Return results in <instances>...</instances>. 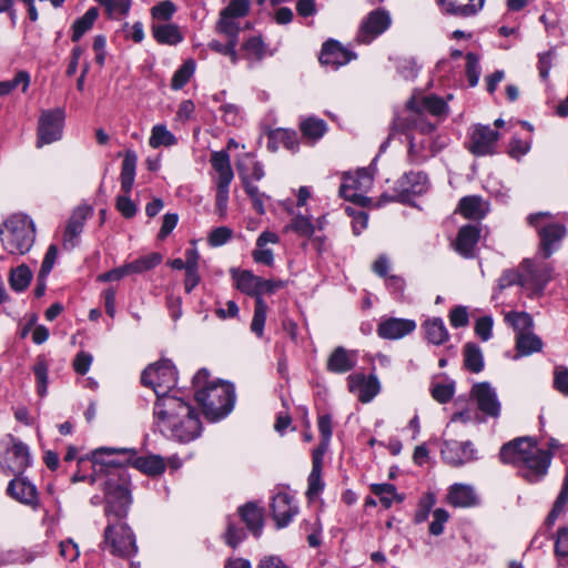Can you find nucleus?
I'll return each instance as SVG.
<instances>
[{
  "instance_id": "obj_28",
  "label": "nucleus",
  "mask_w": 568,
  "mask_h": 568,
  "mask_svg": "<svg viewBox=\"0 0 568 568\" xmlns=\"http://www.w3.org/2000/svg\"><path fill=\"white\" fill-rule=\"evenodd\" d=\"M128 453H130V450L125 449V448L115 449V448L101 447V448L95 449L92 453V463L95 467L99 466L100 468H102V467H112V468L122 467L125 464V462H128V460L126 459L122 460L118 456L126 455Z\"/></svg>"
},
{
  "instance_id": "obj_32",
  "label": "nucleus",
  "mask_w": 568,
  "mask_h": 568,
  "mask_svg": "<svg viewBox=\"0 0 568 568\" xmlns=\"http://www.w3.org/2000/svg\"><path fill=\"white\" fill-rule=\"evenodd\" d=\"M399 186L402 192L407 195H419L428 187L427 175L423 172H409L399 180Z\"/></svg>"
},
{
  "instance_id": "obj_61",
  "label": "nucleus",
  "mask_w": 568,
  "mask_h": 568,
  "mask_svg": "<svg viewBox=\"0 0 568 568\" xmlns=\"http://www.w3.org/2000/svg\"><path fill=\"white\" fill-rule=\"evenodd\" d=\"M493 320L489 316L479 317L475 324V332L483 341L491 337Z\"/></svg>"
},
{
  "instance_id": "obj_48",
  "label": "nucleus",
  "mask_w": 568,
  "mask_h": 568,
  "mask_svg": "<svg viewBox=\"0 0 568 568\" xmlns=\"http://www.w3.org/2000/svg\"><path fill=\"white\" fill-rule=\"evenodd\" d=\"M32 278V273L26 265H20L11 272L10 285L17 292L24 291Z\"/></svg>"
},
{
  "instance_id": "obj_3",
  "label": "nucleus",
  "mask_w": 568,
  "mask_h": 568,
  "mask_svg": "<svg viewBox=\"0 0 568 568\" xmlns=\"http://www.w3.org/2000/svg\"><path fill=\"white\" fill-rule=\"evenodd\" d=\"M195 399L209 420L225 417L233 408L235 400L234 387L230 383H209V372L200 369L193 377Z\"/></svg>"
},
{
  "instance_id": "obj_34",
  "label": "nucleus",
  "mask_w": 568,
  "mask_h": 568,
  "mask_svg": "<svg viewBox=\"0 0 568 568\" xmlns=\"http://www.w3.org/2000/svg\"><path fill=\"white\" fill-rule=\"evenodd\" d=\"M448 500L455 507H470L476 504V495L471 486L455 484L449 489Z\"/></svg>"
},
{
  "instance_id": "obj_44",
  "label": "nucleus",
  "mask_w": 568,
  "mask_h": 568,
  "mask_svg": "<svg viewBox=\"0 0 568 568\" xmlns=\"http://www.w3.org/2000/svg\"><path fill=\"white\" fill-rule=\"evenodd\" d=\"M518 284L521 287L527 288V275L524 270H521V264L518 270H507L505 271L498 280V288L500 291L514 285Z\"/></svg>"
},
{
  "instance_id": "obj_12",
  "label": "nucleus",
  "mask_w": 568,
  "mask_h": 568,
  "mask_svg": "<svg viewBox=\"0 0 568 568\" xmlns=\"http://www.w3.org/2000/svg\"><path fill=\"white\" fill-rule=\"evenodd\" d=\"M29 464L30 453L27 445L12 438V445L7 448L0 460L2 469L10 474L19 475L24 471Z\"/></svg>"
},
{
  "instance_id": "obj_31",
  "label": "nucleus",
  "mask_w": 568,
  "mask_h": 568,
  "mask_svg": "<svg viewBox=\"0 0 568 568\" xmlns=\"http://www.w3.org/2000/svg\"><path fill=\"white\" fill-rule=\"evenodd\" d=\"M479 239V230L474 225L463 226L456 240V251L462 255L469 257L471 256L473 250Z\"/></svg>"
},
{
  "instance_id": "obj_57",
  "label": "nucleus",
  "mask_w": 568,
  "mask_h": 568,
  "mask_svg": "<svg viewBox=\"0 0 568 568\" xmlns=\"http://www.w3.org/2000/svg\"><path fill=\"white\" fill-rule=\"evenodd\" d=\"M165 470L163 458L156 455H144V474L151 476L161 475Z\"/></svg>"
},
{
  "instance_id": "obj_29",
  "label": "nucleus",
  "mask_w": 568,
  "mask_h": 568,
  "mask_svg": "<svg viewBox=\"0 0 568 568\" xmlns=\"http://www.w3.org/2000/svg\"><path fill=\"white\" fill-rule=\"evenodd\" d=\"M151 32L153 38L160 44L176 45L183 40L180 28L173 23H151Z\"/></svg>"
},
{
  "instance_id": "obj_13",
  "label": "nucleus",
  "mask_w": 568,
  "mask_h": 568,
  "mask_svg": "<svg viewBox=\"0 0 568 568\" xmlns=\"http://www.w3.org/2000/svg\"><path fill=\"white\" fill-rule=\"evenodd\" d=\"M470 396L476 400L477 407L481 413L489 417L499 416L500 403L489 383H476L471 388Z\"/></svg>"
},
{
  "instance_id": "obj_64",
  "label": "nucleus",
  "mask_w": 568,
  "mask_h": 568,
  "mask_svg": "<svg viewBox=\"0 0 568 568\" xmlns=\"http://www.w3.org/2000/svg\"><path fill=\"white\" fill-rule=\"evenodd\" d=\"M555 552L559 558H568V528L558 530Z\"/></svg>"
},
{
  "instance_id": "obj_62",
  "label": "nucleus",
  "mask_w": 568,
  "mask_h": 568,
  "mask_svg": "<svg viewBox=\"0 0 568 568\" xmlns=\"http://www.w3.org/2000/svg\"><path fill=\"white\" fill-rule=\"evenodd\" d=\"M232 237V230L226 226H220L212 231L209 242L212 246L225 244Z\"/></svg>"
},
{
  "instance_id": "obj_8",
  "label": "nucleus",
  "mask_w": 568,
  "mask_h": 568,
  "mask_svg": "<svg viewBox=\"0 0 568 568\" xmlns=\"http://www.w3.org/2000/svg\"><path fill=\"white\" fill-rule=\"evenodd\" d=\"M138 155L132 151H126L121 168V192L116 199L118 211L126 219L135 215L138 206L128 194L132 191L135 171H136Z\"/></svg>"
},
{
  "instance_id": "obj_46",
  "label": "nucleus",
  "mask_w": 568,
  "mask_h": 568,
  "mask_svg": "<svg viewBox=\"0 0 568 568\" xmlns=\"http://www.w3.org/2000/svg\"><path fill=\"white\" fill-rule=\"evenodd\" d=\"M506 321L511 324L517 335L527 334L531 332L532 318L525 312H510L506 315Z\"/></svg>"
},
{
  "instance_id": "obj_14",
  "label": "nucleus",
  "mask_w": 568,
  "mask_h": 568,
  "mask_svg": "<svg viewBox=\"0 0 568 568\" xmlns=\"http://www.w3.org/2000/svg\"><path fill=\"white\" fill-rule=\"evenodd\" d=\"M440 453L445 463L454 467H459L475 459V450L470 442L445 440Z\"/></svg>"
},
{
  "instance_id": "obj_25",
  "label": "nucleus",
  "mask_w": 568,
  "mask_h": 568,
  "mask_svg": "<svg viewBox=\"0 0 568 568\" xmlns=\"http://www.w3.org/2000/svg\"><path fill=\"white\" fill-rule=\"evenodd\" d=\"M8 494L16 500L34 506L37 504L38 495L36 487L27 481L24 478L12 479L7 489Z\"/></svg>"
},
{
  "instance_id": "obj_7",
  "label": "nucleus",
  "mask_w": 568,
  "mask_h": 568,
  "mask_svg": "<svg viewBox=\"0 0 568 568\" xmlns=\"http://www.w3.org/2000/svg\"><path fill=\"white\" fill-rule=\"evenodd\" d=\"M175 383L176 373L170 361L151 364L144 369V387H149L153 392L155 402H160L164 397H175L170 394Z\"/></svg>"
},
{
  "instance_id": "obj_56",
  "label": "nucleus",
  "mask_w": 568,
  "mask_h": 568,
  "mask_svg": "<svg viewBox=\"0 0 568 568\" xmlns=\"http://www.w3.org/2000/svg\"><path fill=\"white\" fill-rule=\"evenodd\" d=\"M466 73L470 87H475L478 83L480 75L479 59L475 53H467L466 55Z\"/></svg>"
},
{
  "instance_id": "obj_9",
  "label": "nucleus",
  "mask_w": 568,
  "mask_h": 568,
  "mask_svg": "<svg viewBox=\"0 0 568 568\" xmlns=\"http://www.w3.org/2000/svg\"><path fill=\"white\" fill-rule=\"evenodd\" d=\"M102 548L112 555L122 557H130L138 552L131 529L120 521L106 526Z\"/></svg>"
},
{
  "instance_id": "obj_33",
  "label": "nucleus",
  "mask_w": 568,
  "mask_h": 568,
  "mask_svg": "<svg viewBox=\"0 0 568 568\" xmlns=\"http://www.w3.org/2000/svg\"><path fill=\"white\" fill-rule=\"evenodd\" d=\"M459 212L467 219L480 220L487 211V204L479 196H465L459 201Z\"/></svg>"
},
{
  "instance_id": "obj_4",
  "label": "nucleus",
  "mask_w": 568,
  "mask_h": 568,
  "mask_svg": "<svg viewBox=\"0 0 568 568\" xmlns=\"http://www.w3.org/2000/svg\"><path fill=\"white\" fill-rule=\"evenodd\" d=\"M447 105L440 98L429 97H413L406 103L403 112L396 114L392 130L399 133H408L412 131L419 132L427 135L435 131L436 124L429 122L425 112L432 115H442L446 113Z\"/></svg>"
},
{
  "instance_id": "obj_55",
  "label": "nucleus",
  "mask_w": 568,
  "mask_h": 568,
  "mask_svg": "<svg viewBox=\"0 0 568 568\" xmlns=\"http://www.w3.org/2000/svg\"><path fill=\"white\" fill-rule=\"evenodd\" d=\"M568 504V484L564 481L562 488L555 501L554 508L548 515V523L552 524L558 516L565 510Z\"/></svg>"
},
{
  "instance_id": "obj_51",
  "label": "nucleus",
  "mask_w": 568,
  "mask_h": 568,
  "mask_svg": "<svg viewBox=\"0 0 568 568\" xmlns=\"http://www.w3.org/2000/svg\"><path fill=\"white\" fill-rule=\"evenodd\" d=\"M48 364L44 359H39L33 367L37 383V393L40 397H44L48 393Z\"/></svg>"
},
{
  "instance_id": "obj_50",
  "label": "nucleus",
  "mask_w": 568,
  "mask_h": 568,
  "mask_svg": "<svg viewBox=\"0 0 568 568\" xmlns=\"http://www.w3.org/2000/svg\"><path fill=\"white\" fill-rule=\"evenodd\" d=\"M195 70L193 60L185 61L174 73L172 78V88L179 90L183 88L192 77Z\"/></svg>"
},
{
  "instance_id": "obj_42",
  "label": "nucleus",
  "mask_w": 568,
  "mask_h": 568,
  "mask_svg": "<svg viewBox=\"0 0 568 568\" xmlns=\"http://www.w3.org/2000/svg\"><path fill=\"white\" fill-rule=\"evenodd\" d=\"M234 277L236 281V287L241 292L255 297L258 295V276H255L248 271H242Z\"/></svg>"
},
{
  "instance_id": "obj_22",
  "label": "nucleus",
  "mask_w": 568,
  "mask_h": 568,
  "mask_svg": "<svg viewBox=\"0 0 568 568\" xmlns=\"http://www.w3.org/2000/svg\"><path fill=\"white\" fill-rule=\"evenodd\" d=\"M416 328L412 320L388 318L379 324L378 334L383 338L397 339L410 334Z\"/></svg>"
},
{
  "instance_id": "obj_20",
  "label": "nucleus",
  "mask_w": 568,
  "mask_h": 568,
  "mask_svg": "<svg viewBox=\"0 0 568 568\" xmlns=\"http://www.w3.org/2000/svg\"><path fill=\"white\" fill-rule=\"evenodd\" d=\"M353 58L354 55L343 48L337 41H328L323 45L320 62L337 69L338 67L348 63Z\"/></svg>"
},
{
  "instance_id": "obj_40",
  "label": "nucleus",
  "mask_w": 568,
  "mask_h": 568,
  "mask_svg": "<svg viewBox=\"0 0 568 568\" xmlns=\"http://www.w3.org/2000/svg\"><path fill=\"white\" fill-rule=\"evenodd\" d=\"M300 129L303 136L316 141L325 134L327 125L323 120L311 116L301 123Z\"/></svg>"
},
{
  "instance_id": "obj_41",
  "label": "nucleus",
  "mask_w": 568,
  "mask_h": 568,
  "mask_svg": "<svg viewBox=\"0 0 568 568\" xmlns=\"http://www.w3.org/2000/svg\"><path fill=\"white\" fill-rule=\"evenodd\" d=\"M176 143L175 136L166 129L165 125L158 124L153 126L149 144L151 148L171 146Z\"/></svg>"
},
{
  "instance_id": "obj_11",
  "label": "nucleus",
  "mask_w": 568,
  "mask_h": 568,
  "mask_svg": "<svg viewBox=\"0 0 568 568\" xmlns=\"http://www.w3.org/2000/svg\"><path fill=\"white\" fill-rule=\"evenodd\" d=\"M548 212H538L528 216V223L538 230L540 236V251L545 258H548L552 252V245L565 236L566 230L562 225L550 223L541 225V221L549 217Z\"/></svg>"
},
{
  "instance_id": "obj_2",
  "label": "nucleus",
  "mask_w": 568,
  "mask_h": 568,
  "mask_svg": "<svg viewBox=\"0 0 568 568\" xmlns=\"http://www.w3.org/2000/svg\"><path fill=\"white\" fill-rule=\"evenodd\" d=\"M500 458L504 463L515 465L529 483L540 480L547 474L550 464V455L530 438H518L505 444L500 449Z\"/></svg>"
},
{
  "instance_id": "obj_60",
  "label": "nucleus",
  "mask_w": 568,
  "mask_h": 568,
  "mask_svg": "<svg viewBox=\"0 0 568 568\" xmlns=\"http://www.w3.org/2000/svg\"><path fill=\"white\" fill-rule=\"evenodd\" d=\"M448 513L443 508H437L433 513V521L429 525V532L439 536L444 530V524L448 520Z\"/></svg>"
},
{
  "instance_id": "obj_58",
  "label": "nucleus",
  "mask_w": 568,
  "mask_h": 568,
  "mask_svg": "<svg viewBox=\"0 0 568 568\" xmlns=\"http://www.w3.org/2000/svg\"><path fill=\"white\" fill-rule=\"evenodd\" d=\"M58 257V247L54 244H51L48 247V251L42 261V265L39 272V280H44L51 272L54 266V263Z\"/></svg>"
},
{
  "instance_id": "obj_27",
  "label": "nucleus",
  "mask_w": 568,
  "mask_h": 568,
  "mask_svg": "<svg viewBox=\"0 0 568 568\" xmlns=\"http://www.w3.org/2000/svg\"><path fill=\"white\" fill-rule=\"evenodd\" d=\"M371 183V175L366 171H361L358 172V179L349 178L345 180L339 187V194L347 201L363 204L365 197L361 193H357V189H359L362 184L368 185Z\"/></svg>"
},
{
  "instance_id": "obj_24",
  "label": "nucleus",
  "mask_w": 568,
  "mask_h": 568,
  "mask_svg": "<svg viewBox=\"0 0 568 568\" xmlns=\"http://www.w3.org/2000/svg\"><path fill=\"white\" fill-rule=\"evenodd\" d=\"M88 216V210L78 209L70 216L64 236H63V247L67 250H71L77 245V240L79 235L82 233L84 222Z\"/></svg>"
},
{
  "instance_id": "obj_35",
  "label": "nucleus",
  "mask_w": 568,
  "mask_h": 568,
  "mask_svg": "<svg viewBox=\"0 0 568 568\" xmlns=\"http://www.w3.org/2000/svg\"><path fill=\"white\" fill-rule=\"evenodd\" d=\"M427 339L435 344L440 345L445 343L449 334L442 318L435 317L427 320L424 323Z\"/></svg>"
},
{
  "instance_id": "obj_1",
  "label": "nucleus",
  "mask_w": 568,
  "mask_h": 568,
  "mask_svg": "<svg viewBox=\"0 0 568 568\" xmlns=\"http://www.w3.org/2000/svg\"><path fill=\"white\" fill-rule=\"evenodd\" d=\"M153 425L162 435L179 443L192 442L202 433L199 414L179 397L154 402Z\"/></svg>"
},
{
  "instance_id": "obj_5",
  "label": "nucleus",
  "mask_w": 568,
  "mask_h": 568,
  "mask_svg": "<svg viewBox=\"0 0 568 568\" xmlns=\"http://www.w3.org/2000/svg\"><path fill=\"white\" fill-rule=\"evenodd\" d=\"M0 237L10 254H24L34 243L36 226L29 216L14 214L0 225Z\"/></svg>"
},
{
  "instance_id": "obj_53",
  "label": "nucleus",
  "mask_w": 568,
  "mask_h": 568,
  "mask_svg": "<svg viewBox=\"0 0 568 568\" xmlns=\"http://www.w3.org/2000/svg\"><path fill=\"white\" fill-rule=\"evenodd\" d=\"M294 231L300 236L311 237L314 234V225L310 221L308 217L297 215L295 216L291 224L286 225L284 231Z\"/></svg>"
},
{
  "instance_id": "obj_45",
  "label": "nucleus",
  "mask_w": 568,
  "mask_h": 568,
  "mask_svg": "<svg viewBox=\"0 0 568 568\" xmlns=\"http://www.w3.org/2000/svg\"><path fill=\"white\" fill-rule=\"evenodd\" d=\"M98 14L97 8H90L83 17L73 23L72 40L74 42L79 41L80 38L92 28Z\"/></svg>"
},
{
  "instance_id": "obj_26",
  "label": "nucleus",
  "mask_w": 568,
  "mask_h": 568,
  "mask_svg": "<svg viewBox=\"0 0 568 568\" xmlns=\"http://www.w3.org/2000/svg\"><path fill=\"white\" fill-rule=\"evenodd\" d=\"M437 2L449 14L470 17L481 10L485 0H437Z\"/></svg>"
},
{
  "instance_id": "obj_39",
  "label": "nucleus",
  "mask_w": 568,
  "mask_h": 568,
  "mask_svg": "<svg viewBox=\"0 0 568 568\" xmlns=\"http://www.w3.org/2000/svg\"><path fill=\"white\" fill-rule=\"evenodd\" d=\"M178 8L175 3L171 0H163L153 6L150 9L151 14V23H165L171 20V18L176 12Z\"/></svg>"
},
{
  "instance_id": "obj_37",
  "label": "nucleus",
  "mask_w": 568,
  "mask_h": 568,
  "mask_svg": "<svg viewBox=\"0 0 568 568\" xmlns=\"http://www.w3.org/2000/svg\"><path fill=\"white\" fill-rule=\"evenodd\" d=\"M371 490L377 497L385 508H389L394 501L402 503L404 497L396 491V487L392 484H373Z\"/></svg>"
},
{
  "instance_id": "obj_47",
  "label": "nucleus",
  "mask_w": 568,
  "mask_h": 568,
  "mask_svg": "<svg viewBox=\"0 0 568 568\" xmlns=\"http://www.w3.org/2000/svg\"><path fill=\"white\" fill-rule=\"evenodd\" d=\"M267 305L262 297L255 298L254 316L251 323V331L258 337L263 335L266 321Z\"/></svg>"
},
{
  "instance_id": "obj_6",
  "label": "nucleus",
  "mask_w": 568,
  "mask_h": 568,
  "mask_svg": "<svg viewBox=\"0 0 568 568\" xmlns=\"http://www.w3.org/2000/svg\"><path fill=\"white\" fill-rule=\"evenodd\" d=\"M211 164L216 172V176L214 178L216 189L215 210L221 217H225L230 185L234 179L230 155L224 151L213 152L211 155Z\"/></svg>"
},
{
  "instance_id": "obj_21",
  "label": "nucleus",
  "mask_w": 568,
  "mask_h": 568,
  "mask_svg": "<svg viewBox=\"0 0 568 568\" xmlns=\"http://www.w3.org/2000/svg\"><path fill=\"white\" fill-rule=\"evenodd\" d=\"M272 510L273 518L280 528L288 525V523L297 514V507L292 504V498L285 493H278L274 496Z\"/></svg>"
},
{
  "instance_id": "obj_17",
  "label": "nucleus",
  "mask_w": 568,
  "mask_h": 568,
  "mask_svg": "<svg viewBox=\"0 0 568 568\" xmlns=\"http://www.w3.org/2000/svg\"><path fill=\"white\" fill-rule=\"evenodd\" d=\"M348 385L349 390L356 394L362 403H369L381 390L379 382L374 375H352L348 377Z\"/></svg>"
},
{
  "instance_id": "obj_16",
  "label": "nucleus",
  "mask_w": 568,
  "mask_h": 568,
  "mask_svg": "<svg viewBox=\"0 0 568 568\" xmlns=\"http://www.w3.org/2000/svg\"><path fill=\"white\" fill-rule=\"evenodd\" d=\"M498 138L497 131L486 125H477L471 133L469 151L478 156L491 154Z\"/></svg>"
},
{
  "instance_id": "obj_18",
  "label": "nucleus",
  "mask_w": 568,
  "mask_h": 568,
  "mask_svg": "<svg viewBox=\"0 0 568 568\" xmlns=\"http://www.w3.org/2000/svg\"><path fill=\"white\" fill-rule=\"evenodd\" d=\"M105 499L106 516L114 515L116 518H121L125 515L126 508L130 504V495L129 490L124 486H113L108 484Z\"/></svg>"
},
{
  "instance_id": "obj_63",
  "label": "nucleus",
  "mask_w": 568,
  "mask_h": 568,
  "mask_svg": "<svg viewBox=\"0 0 568 568\" xmlns=\"http://www.w3.org/2000/svg\"><path fill=\"white\" fill-rule=\"evenodd\" d=\"M92 355L85 352H80L77 354L73 361V368L80 375H85L90 366L92 364Z\"/></svg>"
},
{
  "instance_id": "obj_49",
  "label": "nucleus",
  "mask_w": 568,
  "mask_h": 568,
  "mask_svg": "<svg viewBox=\"0 0 568 568\" xmlns=\"http://www.w3.org/2000/svg\"><path fill=\"white\" fill-rule=\"evenodd\" d=\"M30 83L29 73L26 71H20L16 74L12 80L1 81L0 82V97H4L12 92L20 84L22 85V91L26 92Z\"/></svg>"
},
{
  "instance_id": "obj_23",
  "label": "nucleus",
  "mask_w": 568,
  "mask_h": 568,
  "mask_svg": "<svg viewBox=\"0 0 568 568\" xmlns=\"http://www.w3.org/2000/svg\"><path fill=\"white\" fill-rule=\"evenodd\" d=\"M327 369L335 374H344L353 369L356 365V356L354 352L346 348L336 347L327 359Z\"/></svg>"
},
{
  "instance_id": "obj_36",
  "label": "nucleus",
  "mask_w": 568,
  "mask_h": 568,
  "mask_svg": "<svg viewBox=\"0 0 568 568\" xmlns=\"http://www.w3.org/2000/svg\"><path fill=\"white\" fill-rule=\"evenodd\" d=\"M464 365L471 373H480L484 368V357L481 349L474 343H467L464 346Z\"/></svg>"
},
{
  "instance_id": "obj_30",
  "label": "nucleus",
  "mask_w": 568,
  "mask_h": 568,
  "mask_svg": "<svg viewBox=\"0 0 568 568\" xmlns=\"http://www.w3.org/2000/svg\"><path fill=\"white\" fill-rule=\"evenodd\" d=\"M242 520L247 529L256 537L262 534L263 513L255 504L248 503L239 509Z\"/></svg>"
},
{
  "instance_id": "obj_15",
  "label": "nucleus",
  "mask_w": 568,
  "mask_h": 568,
  "mask_svg": "<svg viewBox=\"0 0 568 568\" xmlns=\"http://www.w3.org/2000/svg\"><path fill=\"white\" fill-rule=\"evenodd\" d=\"M390 24L389 14L384 10H374L363 21L359 32L358 41L369 43L377 36L382 34Z\"/></svg>"
},
{
  "instance_id": "obj_52",
  "label": "nucleus",
  "mask_w": 568,
  "mask_h": 568,
  "mask_svg": "<svg viewBox=\"0 0 568 568\" xmlns=\"http://www.w3.org/2000/svg\"><path fill=\"white\" fill-rule=\"evenodd\" d=\"M236 166L243 187L246 194L250 196L251 201L255 200L256 197L258 199L264 196V194L260 192L258 187L251 183V175L248 174L247 165L243 162H239Z\"/></svg>"
},
{
  "instance_id": "obj_43",
  "label": "nucleus",
  "mask_w": 568,
  "mask_h": 568,
  "mask_svg": "<svg viewBox=\"0 0 568 568\" xmlns=\"http://www.w3.org/2000/svg\"><path fill=\"white\" fill-rule=\"evenodd\" d=\"M516 347L520 355H529L534 352H539L542 347L541 339L528 332L527 334L517 335Z\"/></svg>"
},
{
  "instance_id": "obj_10",
  "label": "nucleus",
  "mask_w": 568,
  "mask_h": 568,
  "mask_svg": "<svg viewBox=\"0 0 568 568\" xmlns=\"http://www.w3.org/2000/svg\"><path fill=\"white\" fill-rule=\"evenodd\" d=\"M64 111L60 108L41 112L37 130V146L51 144L62 138Z\"/></svg>"
},
{
  "instance_id": "obj_19",
  "label": "nucleus",
  "mask_w": 568,
  "mask_h": 568,
  "mask_svg": "<svg viewBox=\"0 0 568 568\" xmlns=\"http://www.w3.org/2000/svg\"><path fill=\"white\" fill-rule=\"evenodd\" d=\"M521 270L527 275V288H532L536 293H540L551 278L552 268L549 264L535 265L532 261L525 260Z\"/></svg>"
},
{
  "instance_id": "obj_59",
  "label": "nucleus",
  "mask_w": 568,
  "mask_h": 568,
  "mask_svg": "<svg viewBox=\"0 0 568 568\" xmlns=\"http://www.w3.org/2000/svg\"><path fill=\"white\" fill-rule=\"evenodd\" d=\"M455 393L454 384H437L432 388V396L438 403L445 404L452 399Z\"/></svg>"
},
{
  "instance_id": "obj_54",
  "label": "nucleus",
  "mask_w": 568,
  "mask_h": 568,
  "mask_svg": "<svg viewBox=\"0 0 568 568\" xmlns=\"http://www.w3.org/2000/svg\"><path fill=\"white\" fill-rule=\"evenodd\" d=\"M250 6V0H232L229 6L221 11V13L236 19L242 18L248 13Z\"/></svg>"
},
{
  "instance_id": "obj_38",
  "label": "nucleus",
  "mask_w": 568,
  "mask_h": 568,
  "mask_svg": "<svg viewBox=\"0 0 568 568\" xmlns=\"http://www.w3.org/2000/svg\"><path fill=\"white\" fill-rule=\"evenodd\" d=\"M215 31L224 36L229 41H239L240 27L236 18L220 13Z\"/></svg>"
}]
</instances>
